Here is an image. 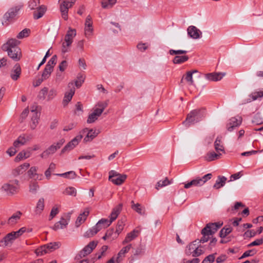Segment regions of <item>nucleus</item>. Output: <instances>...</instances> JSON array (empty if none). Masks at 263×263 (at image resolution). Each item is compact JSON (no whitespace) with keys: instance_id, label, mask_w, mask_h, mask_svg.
<instances>
[{"instance_id":"obj_39","label":"nucleus","mask_w":263,"mask_h":263,"mask_svg":"<svg viewBox=\"0 0 263 263\" xmlns=\"http://www.w3.org/2000/svg\"><path fill=\"white\" fill-rule=\"evenodd\" d=\"M117 3V0H102L101 6L103 9H109Z\"/></svg>"},{"instance_id":"obj_18","label":"nucleus","mask_w":263,"mask_h":263,"mask_svg":"<svg viewBox=\"0 0 263 263\" xmlns=\"http://www.w3.org/2000/svg\"><path fill=\"white\" fill-rule=\"evenodd\" d=\"M226 75L224 72L209 73L205 75V79L211 81H218L222 79Z\"/></svg>"},{"instance_id":"obj_63","label":"nucleus","mask_w":263,"mask_h":263,"mask_svg":"<svg viewBox=\"0 0 263 263\" xmlns=\"http://www.w3.org/2000/svg\"><path fill=\"white\" fill-rule=\"evenodd\" d=\"M84 81V78L82 76L77 77V80L74 82V86L75 85L78 88L80 87Z\"/></svg>"},{"instance_id":"obj_58","label":"nucleus","mask_w":263,"mask_h":263,"mask_svg":"<svg viewBox=\"0 0 263 263\" xmlns=\"http://www.w3.org/2000/svg\"><path fill=\"white\" fill-rule=\"evenodd\" d=\"M215 259V254H212L206 256L202 263H213Z\"/></svg>"},{"instance_id":"obj_7","label":"nucleus","mask_w":263,"mask_h":263,"mask_svg":"<svg viewBox=\"0 0 263 263\" xmlns=\"http://www.w3.org/2000/svg\"><path fill=\"white\" fill-rule=\"evenodd\" d=\"M212 177V174L209 173L202 177H196L194 179L191 180L190 182H187L184 184L185 189H189L192 186H201L203 185L208 180L210 179Z\"/></svg>"},{"instance_id":"obj_51","label":"nucleus","mask_w":263,"mask_h":263,"mask_svg":"<svg viewBox=\"0 0 263 263\" xmlns=\"http://www.w3.org/2000/svg\"><path fill=\"white\" fill-rule=\"evenodd\" d=\"M52 71V69L45 66L41 77L43 78L45 80L47 79L50 77Z\"/></svg>"},{"instance_id":"obj_49","label":"nucleus","mask_w":263,"mask_h":263,"mask_svg":"<svg viewBox=\"0 0 263 263\" xmlns=\"http://www.w3.org/2000/svg\"><path fill=\"white\" fill-rule=\"evenodd\" d=\"M106 233L107 234V236H108L111 240L117 238L119 235L116 231H114L113 229L108 230Z\"/></svg>"},{"instance_id":"obj_21","label":"nucleus","mask_w":263,"mask_h":263,"mask_svg":"<svg viewBox=\"0 0 263 263\" xmlns=\"http://www.w3.org/2000/svg\"><path fill=\"white\" fill-rule=\"evenodd\" d=\"M45 208V200L43 198H40L34 208V213L35 215H40L44 211Z\"/></svg>"},{"instance_id":"obj_29","label":"nucleus","mask_w":263,"mask_h":263,"mask_svg":"<svg viewBox=\"0 0 263 263\" xmlns=\"http://www.w3.org/2000/svg\"><path fill=\"white\" fill-rule=\"evenodd\" d=\"M89 214V211L85 210L82 213H81L77 218L76 221V227H79L82 223H83L86 219Z\"/></svg>"},{"instance_id":"obj_47","label":"nucleus","mask_w":263,"mask_h":263,"mask_svg":"<svg viewBox=\"0 0 263 263\" xmlns=\"http://www.w3.org/2000/svg\"><path fill=\"white\" fill-rule=\"evenodd\" d=\"M30 33V30L29 29L25 28L18 34L17 38L18 39H22L24 37H26L29 36Z\"/></svg>"},{"instance_id":"obj_19","label":"nucleus","mask_w":263,"mask_h":263,"mask_svg":"<svg viewBox=\"0 0 263 263\" xmlns=\"http://www.w3.org/2000/svg\"><path fill=\"white\" fill-rule=\"evenodd\" d=\"M29 163H24L14 169L12 171V174L15 176L23 174L29 167Z\"/></svg>"},{"instance_id":"obj_53","label":"nucleus","mask_w":263,"mask_h":263,"mask_svg":"<svg viewBox=\"0 0 263 263\" xmlns=\"http://www.w3.org/2000/svg\"><path fill=\"white\" fill-rule=\"evenodd\" d=\"M35 253L37 256H42L46 253H48L45 245L36 249L35 250Z\"/></svg>"},{"instance_id":"obj_8","label":"nucleus","mask_w":263,"mask_h":263,"mask_svg":"<svg viewBox=\"0 0 263 263\" xmlns=\"http://www.w3.org/2000/svg\"><path fill=\"white\" fill-rule=\"evenodd\" d=\"M65 142L63 139L60 140L58 142L50 146L47 149L44 151L40 155L42 158H47L49 155L53 154L59 149Z\"/></svg>"},{"instance_id":"obj_32","label":"nucleus","mask_w":263,"mask_h":263,"mask_svg":"<svg viewBox=\"0 0 263 263\" xmlns=\"http://www.w3.org/2000/svg\"><path fill=\"white\" fill-rule=\"evenodd\" d=\"M226 181L227 178L224 176H218L215 183L213 185V187L216 189H220L224 185Z\"/></svg>"},{"instance_id":"obj_4","label":"nucleus","mask_w":263,"mask_h":263,"mask_svg":"<svg viewBox=\"0 0 263 263\" xmlns=\"http://www.w3.org/2000/svg\"><path fill=\"white\" fill-rule=\"evenodd\" d=\"M106 106V103L102 102H98L93 108V112L88 116L87 122L88 123L95 122L101 115Z\"/></svg>"},{"instance_id":"obj_20","label":"nucleus","mask_w":263,"mask_h":263,"mask_svg":"<svg viewBox=\"0 0 263 263\" xmlns=\"http://www.w3.org/2000/svg\"><path fill=\"white\" fill-rule=\"evenodd\" d=\"M21 74V68L19 64H16L10 72V77L13 81H16Z\"/></svg>"},{"instance_id":"obj_12","label":"nucleus","mask_w":263,"mask_h":263,"mask_svg":"<svg viewBox=\"0 0 263 263\" xmlns=\"http://www.w3.org/2000/svg\"><path fill=\"white\" fill-rule=\"evenodd\" d=\"M241 122V117H232L228 120L226 125L227 129L229 132H232L235 127L239 126Z\"/></svg>"},{"instance_id":"obj_45","label":"nucleus","mask_w":263,"mask_h":263,"mask_svg":"<svg viewBox=\"0 0 263 263\" xmlns=\"http://www.w3.org/2000/svg\"><path fill=\"white\" fill-rule=\"evenodd\" d=\"M263 97V90L259 91H256L250 95V97L251 98V99H249L248 102H250L252 101H255L257 100L258 98H261Z\"/></svg>"},{"instance_id":"obj_52","label":"nucleus","mask_w":263,"mask_h":263,"mask_svg":"<svg viewBox=\"0 0 263 263\" xmlns=\"http://www.w3.org/2000/svg\"><path fill=\"white\" fill-rule=\"evenodd\" d=\"M203 253V251L201 249L199 248L198 247L193 251L186 252L187 255L192 254L194 257L199 256Z\"/></svg>"},{"instance_id":"obj_31","label":"nucleus","mask_w":263,"mask_h":263,"mask_svg":"<svg viewBox=\"0 0 263 263\" xmlns=\"http://www.w3.org/2000/svg\"><path fill=\"white\" fill-rule=\"evenodd\" d=\"M102 229V228L98 227L96 224L88 230L84 234V236L86 238L92 237L96 235L99 231Z\"/></svg>"},{"instance_id":"obj_59","label":"nucleus","mask_w":263,"mask_h":263,"mask_svg":"<svg viewBox=\"0 0 263 263\" xmlns=\"http://www.w3.org/2000/svg\"><path fill=\"white\" fill-rule=\"evenodd\" d=\"M48 92V88L46 87L42 88L39 92V98L40 99L44 100L45 99V96L47 94Z\"/></svg>"},{"instance_id":"obj_61","label":"nucleus","mask_w":263,"mask_h":263,"mask_svg":"<svg viewBox=\"0 0 263 263\" xmlns=\"http://www.w3.org/2000/svg\"><path fill=\"white\" fill-rule=\"evenodd\" d=\"M85 35L86 37H90L93 32L92 26H85Z\"/></svg>"},{"instance_id":"obj_24","label":"nucleus","mask_w":263,"mask_h":263,"mask_svg":"<svg viewBox=\"0 0 263 263\" xmlns=\"http://www.w3.org/2000/svg\"><path fill=\"white\" fill-rule=\"evenodd\" d=\"M31 112L33 113V115L31 118L30 127L32 129H34L39 123L40 114L36 111V109L33 108L31 109Z\"/></svg>"},{"instance_id":"obj_15","label":"nucleus","mask_w":263,"mask_h":263,"mask_svg":"<svg viewBox=\"0 0 263 263\" xmlns=\"http://www.w3.org/2000/svg\"><path fill=\"white\" fill-rule=\"evenodd\" d=\"M187 31L188 35L193 39L200 38V35L202 34V32L200 30L194 26H189L187 28Z\"/></svg>"},{"instance_id":"obj_25","label":"nucleus","mask_w":263,"mask_h":263,"mask_svg":"<svg viewBox=\"0 0 263 263\" xmlns=\"http://www.w3.org/2000/svg\"><path fill=\"white\" fill-rule=\"evenodd\" d=\"M37 167L36 166H32L28 171V175L30 178H33L35 180H41L42 175H39L36 173Z\"/></svg>"},{"instance_id":"obj_50","label":"nucleus","mask_w":263,"mask_h":263,"mask_svg":"<svg viewBox=\"0 0 263 263\" xmlns=\"http://www.w3.org/2000/svg\"><path fill=\"white\" fill-rule=\"evenodd\" d=\"M57 60V57L56 55L52 56L48 62L46 66L53 70L54 66L56 64Z\"/></svg>"},{"instance_id":"obj_6","label":"nucleus","mask_w":263,"mask_h":263,"mask_svg":"<svg viewBox=\"0 0 263 263\" xmlns=\"http://www.w3.org/2000/svg\"><path fill=\"white\" fill-rule=\"evenodd\" d=\"M76 35V30L69 27L65 36L64 42L62 44V51L66 53L68 51V48L71 45L74 37Z\"/></svg>"},{"instance_id":"obj_55","label":"nucleus","mask_w":263,"mask_h":263,"mask_svg":"<svg viewBox=\"0 0 263 263\" xmlns=\"http://www.w3.org/2000/svg\"><path fill=\"white\" fill-rule=\"evenodd\" d=\"M256 253V251L254 249L249 250L243 253L242 256L239 258L240 259H243L247 257L252 256Z\"/></svg>"},{"instance_id":"obj_28","label":"nucleus","mask_w":263,"mask_h":263,"mask_svg":"<svg viewBox=\"0 0 263 263\" xmlns=\"http://www.w3.org/2000/svg\"><path fill=\"white\" fill-rule=\"evenodd\" d=\"M46 11V7L44 5H41L37 8V10L33 12V18L35 20L42 17Z\"/></svg>"},{"instance_id":"obj_30","label":"nucleus","mask_w":263,"mask_h":263,"mask_svg":"<svg viewBox=\"0 0 263 263\" xmlns=\"http://www.w3.org/2000/svg\"><path fill=\"white\" fill-rule=\"evenodd\" d=\"M29 140V138L28 137L26 138L25 135H21L14 142L13 146L15 147H19L20 146L24 145Z\"/></svg>"},{"instance_id":"obj_48","label":"nucleus","mask_w":263,"mask_h":263,"mask_svg":"<svg viewBox=\"0 0 263 263\" xmlns=\"http://www.w3.org/2000/svg\"><path fill=\"white\" fill-rule=\"evenodd\" d=\"M63 193L66 195L75 196L77 194V190L73 187H68L64 190Z\"/></svg>"},{"instance_id":"obj_34","label":"nucleus","mask_w":263,"mask_h":263,"mask_svg":"<svg viewBox=\"0 0 263 263\" xmlns=\"http://www.w3.org/2000/svg\"><path fill=\"white\" fill-rule=\"evenodd\" d=\"M132 248V245L129 244L127 246L123 247L118 253L117 257L116 259V261L117 263H119V259L121 257H123L125 256V254L128 252L130 249Z\"/></svg>"},{"instance_id":"obj_46","label":"nucleus","mask_w":263,"mask_h":263,"mask_svg":"<svg viewBox=\"0 0 263 263\" xmlns=\"http://www.w3.org/2000/svg\"><path fill=\"white\" fill-rule=\"evenodd\" d=\"M172 183L171 181H170L167 178H165L164 180L162 181H159L157 182L156 186V189L159 190V187H162L167 185H168Z\"/></svg>"},{"instance_id":"obj_9","label":"nucleus","mask_w":263,"mask_h":263,"mask_svg":"<svg viewBox=\"0 0 263 263\" xmlns=\"http://www.w3.org/2000/svg\"><path fill=\"white\" fill-rule=\"evenodd\" d=\"M76 0L64 1L60 6V10L63 18L65 20L68 19V9L72 7Z\"/></svg>"},{"instance_id":"obj_44","label":"nucleus","mask_w":263,"mask_h":263,"mask_svg":"<svg viewBox=\"0 0 263 263\" xmlns=\"http://www.w3.org/2000/svg\"><path fill=\"white\" fill-rule=\"evenodd\" d=\"M183 79L188 83L190 85H194V81L193 79V75L191 72H187L185 76H184L181 79V82H183Z\"/></svg>"},{"instance_id":"obj_26","label":"nucleus","mask_w":263,"mask_h":263,"mask_svg":"<svg viewBox=\"0 0 263 263\" xmlns=\"http://www.w3.org/2000/svg\"><path fill=\"white\" fill-rule=\"evenodd\" d=\"M222 156L221 153L214 152V151L209 152L207 153L205 156V159L208 161H212L215 160L219 159Z\"/></svg>"},{"instance_id":"obj_14","label":"nucleus","mask_w":263,"mask_h":263,"mask_svg":"<svg viewBox=\"0 0 263 263\" xmlns=\"http://www.w3.org/2000/svg\"><path fill=\"white\" fill-rule=\"evenodd\" d=\"M222 224L223 223L220 221L215 223H209L203 228L204 232L207 231L209 234L212 235L214 234Z\"/></svg>"},{"instance_id":"obj_37","label":"nucleus","mask_w":263,"mask_h":263,"mask_svg":"<svg viewBox=\"0 0 263 263\" xmlns=\"http://www.w3.org/2000/svg\"><path fill=\"white\" fill-rule=\"evenodd\" d=\"M45 246L47 252L49 253L58 249L60 246V243L59 242H50L45 245Z\"/></svg>"},{"instance_id":"obj_35","label":"nucleus","mask_w":263,"mask_h":263,"mask_svg":"<svg viewBox=\"0 0 263 263\" xmlns=\"http://www.w3.org/2000/svg\"><path fill=\"white\" fill-rule=\"evenodd\" d=\"M127 176L126 175L122 174L121 175L118 176L117 177L112 178V179L110 180V181H111L115 184L119 185L122 184L124 182Z\"/></svg>"},{"instance_id":"obj_23","label":"nucleus","mask_w":263,"mask_h":263,"mask_svg":"<svg viewBox=\"0 0 263 263\" xmlns=\"http://www.w3.org/2000/svg\"><path fill=\"white\" fill-rule=\"evenodd\" d=\"M139 234V231L138 230L136 229L134 230L127 234L124 240L122 242V244L125 245L134 240L136 237H138Z\"/></svg>"},{"instance_id":"obj_13","label":"nucleus","mask_w":263,"mask_h":263,"mask_svg":"<svg viewBox=\"0 0 263 263\" xmlns=\"http://www.w3.org/2000/svg\"><path fill=\"white\" fill-rule=\"evenodd\" d=\"M66 216V219L64 217H62L59 221L56 222L52 227L53 230L57 231L60 229H63L65 228L69 221L70 214L68 213Z\"/></svg>"},{"instance_id":"obj_56","label":"nucleus","mask_w":263,"mask_h":263,"mask_svg":"<svg viewBox=\"0 0 263 263\" xmlns=\"http://www.w3.org/2000/svg\"><path fill=\"white\" fill-rule=\"evenodd\" d=\"M57 95V91L54 88H51L48 92L47 100L50 101L52 100Z\"/></svg>"},{"instance_id":"obj_43","label":"nucleus","mask_w":263,"mask_h":263,"mask_svg":"<svg viewBox=\"0 0 263 263\" xmlns=\"http://www.w3.org/2000/svg\"><path fill=\"white\" fill-rule=\"evenodd\" d=\"M54 175L68 179H73L76 176V173L74 171H69L62 174H55Z\"/></svg>"},{"instance_id":"obj_40","label":"nucleus","mask_w":263,"mask_h":263,"mask_svg":"<svg viewBox=\"0 0 263 263\" xmlns=\"http://www.w3.org/2000/svg\"><path fill=\"white\" fill-rule=\"evenodd\" d=\"M22 213L20 211L13 214L8 219V223L10 224H15L21 218Z\"/></svg>"},{"instance_id":"obj_2","label":"nucleus","mask_w":263,"mask_h":263,"mask_svg":"<svg viewBox=\"0 0 263 263\" xmlns=\"http://www.w3.org/2000/svg\"><path fill=\"white\" fill-rule=\"evenodd\" d=\"M20 43L15 39H10L2 46L3 50L7 51L8 56L15 61H19L22 55L21 49L18 47Z\"/></svg>"},{"instance_id":"obj_3","label":"nucleus","mask_w":263,"mask_h":263,"mask_svg":"<svg viewBox=\"0 0 263 263\" xmlns=\"http://www.w3.org/2000/svg\"><path fill=\"white\" fill-rule=\"evenodd\" d=\"M206 116V110L204 108L195 109L187 114L186 120L183 121V124L185 126H189L202 120Z\"/></svg>"},{"instance_id":"obj_42","label":"nucleus","mask_w":263,"mask_h":263,"mask_svg":"<svg viewBox=\"0 0 263 263\" xmlns=\"http://www.w3.org/2000/svg\"><path fill=\"white\" fill-rule=\"evenodd\" d=\"M111 223V222L107 219H101L97 223L96 225L102 229L108 227Z\"/></svg>"},{"instance_id":"obj_36","label":"nucleus","mask_w":263,"mask_h":263,"mask_svg":"<svg viewBox=\"0 0 263 263\" xmlns=\"http://www.w3.org/2000/svg\"><path fill=\"white\" fill-rule=\"evenodd\" d=\"M189 58L187 55H176L173 62L175 64H180L183 63L189 60Z\"/></svg>"},{"instance_id":"obj_38","label":"nucleus","mask_w":263,"mask_h":263,"mask_svg":"<svg viewBox=\"0 0 263 263\" xmlns=\"http://www.w3.org/2000/svg\"><path fill=\"white\" fill-rule=\"evenodd\" d=\"M31 155L30 152L22 151L19 153L15 158L16 162L29 158Z\"/></svg>"},{"instance_id":"obj_1","label":"nucleus","mask_w":263,"mask_h":263,"mask_svg":"<svg viewBox=\"0 0 263 263\" xmlns=\"http://www.w3.org/2000/svg\"><path fill=\"white\" fill-rule=\"evenodd\" d=\"M99 133L100 131L96 129H88L87 128L83 129L80 131L78 135L72 139L64 146L61 151V153H64L73 149L81 141L84 135L85 134L86 135L84 137L83 141L85 143H87L91 141Z\"/></svg>"},{"instance_id":"obj_33","label":"nucleus","mask_w":263,"mask_h":263,"mask_svg":"<svg viewBox=\"0 0 263 263\" xmlns=\"http://www.w3.org/2000/svg\"><path fill=\"white\" fill-rule=\"evenodd\" d=\"M132 208L133 210L135 211L138 214L140 215H144L145 214V209L144 208L142 207L141 205L138 203H135L134 201H132Z\"/></svg>"},{"instance_id":"obj_10","label":"nucleus","mask_w":263,"mask_h":263,"mask_svg":"<svg viewBox=\"0 0 263 263\" xmlns=\"http://www.w3.org/2000/svg\"><path fill=\"white\" fill-rule=\"evenodd\" d=\"M23 5L19 4L9 8L3 16L6 21H10L14 18L18 13L20 10L23 8Z\"/></svg>"},{"instance_id":"obj_11","label":"nucleus","mask_w":263,"mask_h":263,"mask_svg":"<svg viewBox=\"0 0 263 263\" xmlns=\"http://www.w3.org/2000/svg\"><path fill=\"white\" fill-rule=\"evenodd\" d=\"M68 90L65 93L63 99V104L64 105H67L71 100L75 93V87L73 82H71L68 83Z\"/></svg>"},{"instance_id":"obj_57","label":"nucleus","mask_w":263,"mask_h":263,"mask_svg":"<svg viewBox=\"0 0 263 263\" xmlns=\"http://www.w3.org/2000/svg\"><path fill=\"white\" fill-rule=\"evenodd\" d=\"M40 4V0H30L28 2V7L31 10H34Z\"/></svg>"},{"instance_id":"obj_16","label":"nucleus","mask_w":263,"mask_h":263,"mask_svg":"<svg viewBox=\"0 0 263 263\" xmlns=\"http://www.w3.org/2000/svg\"><path fill=\"white\" fill-rule=\"evenodd\" d=\"M98 242L92 241L86 246L80 252V255L83 257L89 254L96 247Z\"/></svg>"},{"instance_id":"obj_62","label":"nucleus","mask_w":263,"mask_h":263,"mask_svg":"<svg viewBox=\"0 0 263 263\" xmlns=\"http://www.w3.org/2000/svg\"><path fill=\"white\" fill-rule=\"evenodd\" d=\"M124 223L122 220L119 221L117 225L116 231L119 235L124 228Z\"/></svg>"},{"instance_id":"obj_17","label":"nucleus","mask_w":263,"mask_h":263,"mask_svg":"<svg viewBox=\"0 0 263 263\" xmlns=\"http://www.w3.org/2000/svg\"><path fill=\"white\" fill-rule=\"evenodd\" d=\"M15 239L13 234L11 232L7 234L3 239L0 240V246L6 247L9 243L12 244Z\"/></svg>"},{"instance_id":"obj_60","label":"nucleus","mask_w":263,"mask_h":263,"mask_svg":"<svg viewBox=\"0 0 263 263\" xmlns=\"http://www.w3.org/2000/svg\"><path fill=\"white\" fill-rule=\"evenodd\" d=\"M39 188L38 184L35 182H33L30 185L29 192L32 194H35Z\"/></svg>"},{"instance_id":"obj_64","label":"nucleus","mask_w":263,"mask_h":263,"mask_svg":"<svg viewBox=\"0 0 263 263\" xmlns=\"http://www.w3.org/2000/svg\"><path fill=\"white\" fill-rule=\"evenodd\" d=\"M187 51L184 50H173L171 49L169 51V53L171 55H178V54H185L187 53Z\"/></svg>"},{"instance_id":"obj_5","label":"nucleus","mask_w":263,"mask_h":263,"mask_svg":"<svg viewBox=\"0 0 263 263\" xmlns=\"http://www.w3.org/2000/svg\"><path fill=\"white\" fill-rule=\"evenodd\" d=\"M19 189V181L17 179L10 180L4 183L2 186V190L5 192L8 195L16 194Z\"/></svg>"},{"instance_id":"obj_41","label":"nucleus","mask_w":263,"mask_h":263,"mask_svg":"<svg viewBox=\"0 0 263 263\" xmlns=\"http://www.w3.org/2000/svg\"><path fill=\"white\" fill-rule=\"evenodd\" d=\"M232 231V228L231 227H223L220 231L219 236L222 238H225L228 234H229Z\"/></svg>"},{"instance_id":"obj_22","label":"nucleus","mask_w":263,"mask_h":263,"mask_svg":"<svg viewBox=\"0 0 263 263\" xmlns=\"http://www.w3.org/2000/svg\"><path fill=\"white\" fill-rule=\"evenodd\" d=\"M222 137L221 136H218L214 142V148L217 153L225 154V150L224 146L222 143Z\"/></svg>"},{"instance_id":"obj_27","label":"nucleus","mask_w":263,"mask_h":263,"mask_svg":"<svg viewBox=\"0 0 263 263\" xmlns=\"http://www.w3.org/2000/svg\"><path fill=\"white\" fill-rule=\"evenodd\" d=\"M122 204H119L113 209L110 215L109 221L111 222V223L117 218L118 215L120 214L122 210Z\"/></svg>"},{"instance_id":"obj_54","label":"nucleus","mask_w":263,"mask_h":263,"mask_svg":"<svg viewBox=\"0 0 263 263\" xmlns=\"http://www.w3.org/2000/svg\"><path fill=\"white\" fill-rule=\"evenodd\" d=\"M201 234L202 235V238L200 240V242L204 243L205 242H207L209 238L211 235L208 233L207 231L204 232V229L202 230Z\"/></svg>"}]
</instances>
